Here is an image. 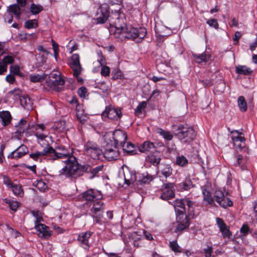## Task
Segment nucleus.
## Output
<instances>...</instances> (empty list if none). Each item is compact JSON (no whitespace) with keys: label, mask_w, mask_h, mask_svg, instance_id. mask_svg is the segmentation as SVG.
<instances>
[{"label":"nucleus","mask_w":257,"mask_h":257,"mask_svg":"<svg viewBox=\"0 0 257 257\" xmlns=\"http://www.w3.org/2000/svg\"><path fill=\"white\" fill-rule=\"evenodd\" d=\"M70 164L65 166L60 171V174L64 175L67 178L76 179L83 175L84 172L88 173L91 170V167L88 165L79 166L75 157H71L69 159Z\"/></svg>","instance_id":"nucleus-1"},{"label":"nucleus","mask_w":257,"mask_h":257,"mask_svg":"<svg viewBox=\"0 0 257 257\" xmlns=\"http://www.w3.org/2000/svg\"><path fill=\"white\" fill-rule=\"evenodd\" d=\"M176 136L181 143L188 144L195 138L196 133L192 126L187 124H180L176 130Z\"/></svg>","instance_id":"nucleus-2"},{"label":"nucleus","mask_w":257,"mask_h":257,"mask_svg":"<svg viewBox=\"0 0 257 257\" xmlns=\"http://www.w3.org/2000/svg\"><path fill=\"white\" fill-rule=\"evenodd\" d=\"M147 34L145 28L140 27L139 29L133 27L132 26H125L117 38L122 40L123 38L134 40L137 38L140 39L144 38Z\"/></svg>","instance_id":"nucleus-3"},{"label":"nucleus","mask_w":257,"mask_h":257,"mask_svg":"<svg viewBox=\"0 0 257 257\" xmlns=\"http://www.w3.org/2000/svg\"><path fill=\"white\" fill-rule=\"evenodd\" d=\"M49 155L50 159L52 160L65 159V160L63 161L66 164L65 166L70 164L69 159L71 157H75L67 148L62 145L57 147L56 150L52 148V150H50Z\"/></svg>","instance_id":"nucleus-4"},{"label":"nucleus","mask_w":257,"mask_h":257,"mask_svg":"<svg viewBox=\"0 0 257 257\" xmlns=\"http://www.w3.org/2000/svg\"><path fill=\"white\" fill-rule=\"evenodd\" d=\"M83 199L87 201H93L94 203L93 206L91 208L90 211L100 217L102 216V213L104 210L103 203L100 201H96V200L101 199L102 198V194H97L94 195L93 194H82Z\"/></svg>","instance_id":"nucleus-5"},{"label":"nucleus","mask_w":257,"mask_h":257,"mask_svg":"<svg viewBox=\"0 0 257 257\" xmlns=\"http://www.w3.org/2000/svg\"><path fill=\"white\" fill-rule=\"evenodd\" d=\"M104 139L105 144L104 145V151L102 157L109 161L117 160L119 157V153L117 146L112 144V141L110 139L107 140V136L105 137Z\"/></svg>","instance_id":"nucleus-6"},{"label":"nucleus","mask_w":257,"mask_h":257,"mask_svg":"<svg viewBox=\"0 0 257 257\" xmlns=\"http://www.w3.org/2000/svg\"><path fill=\"white\" fill-rule=\"evenodd\" d=\"M46 82L52 89L60 91L65 84V80L61 77L60 72H55L50 74L46 79Z\"/></svg>","instance_id":"nucleus-7"},{"label":"nucleus","mask_w":257,"mask_h":257,"mask_svg":"<svg viewBox=\"0 0 257 257\" xmlns=\"http://www.w3.org/2000/svg\"><path fill=\"white\" fill-rule=\"evenodd\" d=\"M86 153L94 160H99L103 156V152L99 146L94 142L88 141L84 146Z\"/></svg>","instance_id":"nucleus-8"},{"label":"nucleus","mask_w":257,"mask_h":257,"mask_svg":"<svg viewBox=\"0 0 257 257\" xmlns=\"http://www.w3.org/2000/svg\"><path fill=\"white\" fill-rule=\"evenodd\" d=\"M119 174L121 175L120 177L121 182H119V185L124 183L127 186H128L137 181V177L136 174L132 171L126 170L125 171H123L122 169H120Z\"/></svg>","instance_id":"nucleus-9"},{"label":"nucleus","mask_w":257,"mask_h":257,"mask_svg":"<svg viewBox=\"0 0 257 257\" xmlns=\"http://www.w3.org/2000/svg\"><path fill=\"white\" fill-rule=\"evenodd\" d=\"M70 66L73 71L74 77L78 76L81 72L82 67L79 60V56L77 54H74L71 57Z\"/></svg>","instance_id":"nucleus-10"},{"label":"nucleus","mask_w":257,"mask_h":257,"mask_svg":"<svg viewBox=\"0 0 257 257\" xmlns=\"http://www.w3.org/2000/svg\"><path fill=\"white\" fill-rule=\"evenodd\" d=\"M112 138L111 140L112 141L113 145L117 146L119 144L121 146L126 142L127 135L124 131L117 130L114 131Z\"/></svg>","instance_id":"nucleus-11"},{"label":"nucleus","mask_w":257,"mask_h":257,"mask_svg":"<svg viewBox=\"0 0 257 257\" xmlns=\"http://www.w3.org/2000/svg\"><path fill=\"white\" fill-rule=\"evenodd\" d=\"M102 114L103 116L107 117L111 119L117 120L121 117V112L119 109L106 107Z\"/></svg>","instance_id":"nucleus-12"},{"label":"nucleus","mask_w":257,"mask_h":257,"mask_svg":"<svg viewBox=\"0 0 257 257\" xmlns=\"http://www.w3.org/2000/svg\"><path fill=\"white\" fill-rule=\"evenodd\" d=\"M50 150H52V147L50 146L49 144H47L42 151L32 153L29 155V156L35 161L41 162L43 157L49 155Z\"/></svg>","instance_id":"nucleus-13"},{"label":"nucleus","mask_w":257,"mask_h":257,"mask_svg":"<svg viewBox=\"0 0 257 257\" xmlns=\"http://www.w3.org/2000/svg\"><path fill=\"white\" fill-rule=\"evenodd\" d=\"M92 234L90 231H86L81 232L78 235L77 240L79 245L85 249H88L90 247L89 239Z\"/></svg>","instance_id":"nucleus-14"},{"label":"nucleus","mask_w":257,"mask_h":257,"mask_svg":"<svg viewBox=\"0 0 257 257\" xmlns=\"http://www.w3.org/2000/svg\"><path fill=\"white\" fill-rule=\"evenodd\" d=\"M216 224H217L220 231L222 233L223 238H230L232 236V233L229 230V227L224 222L223 220L219 217L216 218Z\"/></svg>","instance_id":"nucleus-15"},{"label":"nucleus","mask_w":257,"mask_h":257,"mask_svg":"<svg viewBox=\"0 0 257 257\" xmlns=\"http://www.w3.org/2000/svg\"><path fill=\"white\" fill-rule=\"evenodd\" d=\"M35 228L37 231L39 236L41 238H48L52 234V231L44 224L40 223L35 225Z\"/></svg>","instance_id":"nucleus-16"},{"label":"nucleus","mask_w":257,"mask_h":257,"mask_svg":"<svg viewBox=\"0 0 257 257\" xmlns=\"http://www.w3.org/2000/svg\"><path fill=\"white\" fill-rule=\"evenodd\" d=\"M28 152V148L26 145H22L10 154L8 158L10 159H18L25 156Z\"/></svg>","instance_id":"nucleus-17"},{"label":"nucleus","mask_w":257,"mask_h":257,"mask_svg":"<svg viewBox=\"0 0 257 257\" xmlns=\"http://www.w3.org/2000/svg\"><path fill=\"white\" fill-rule=\"evenodd\" d=\"M110 22L113 23L115 31L114 32V35L116 37L120 36V33L122 32L123 28L126 26V24L124 22L123 19H121L119 17H117L114 22Z\"/></svg>","instance_id":"nucleus-18"},{"label":"nucleus","mask_w":257,"mask_h":257,"mask_svg":"<svg viewBox=\"0 0 257 257\" xmlns=\"http://www.w3.org/2000/svg\"><path fill=\"white\" fill-rule=\"evenodd\" d=\"M185 204L188 206V210H190L191 206L193 205V202L187 199L180 200L179 201L177 199L175 200L174 201V206L175 208V211L176 212V210H182L184 212Z\"/></svg>","instance_id":"nucleus-19"},{"label":"nucleus","mask_w":257,"mask_h":257,"mask_svg":"<svg viewBox=\"0 0 257 257\" xmlns=\"http://www.w3.org/2000/svg\"><path fill=\"white\" fill-rule=\"evenodd\" d=\"M232 134L231 139L234 144L237 147H243L242 143L245 141V139L242 136V134L239 133L237 131H233L231 132Z\"/></svg>","instance_id":"nucleus-20"},{"label":"nucleus","mask_w":257,"mask_h":257,"mask_svg":"<svg viewBox=\"0 0 257 257\" xmlns=\"http://www.w3.org/2000/svg\"><path fill=\"white\" fill-rule=\"evenodd\" d=\"M220 196H215V201L223 208L231 207L233 205V202L229 198H225L224 194H220Z\"/></svg>","instance_id":"nucleus-21"},{"label":"nucleus","mask_w":257,"mask_h":257,"mask_svg":"<svg viewBox=\"0 0 257 257\" xmlns=\"http://www.w3.org/2000/svg\"><path fill=\"white\" fill-rule=\"evenodd\" d=\"M176 222L177 224H189L190 219L187 215L182 210H176Z\"/></svg>","instance_id":"nucleus-22"},{"label":"nucleus","mask_w":257,"mask_h":257,"mask_svg":"<svg viewBox=\"0 0 257 257\" xmlns=\"http://www.w3.org/2000/svg\"><path fill=\"white\" fill-rule=\"evenodd\" d=\"M34 125L33 124H27L26 120L22 119L16 125L18 127L17 131L20 134L27 133V130L31 128Z\"/></svg>","instance_id":"nucleus-23"},{"label":"nucleus","mask_w":257,"mask_h":257,"mask_svg":"<svg viewBox=\"0 0 257 257\" xmlns=\"http://www.w3.org/2000/svg\"><path fill=\"white\" fill-rule=\"evenodd\" d=\"M193 56L195 61L198 63H200L202 62H206L210 60V56L209 54L206 53L202 54H193Z\"/></svg>","instance_id":"nucleus-24"},{"label":"nucleus","mask_w":257,"mask_h":257,"mask_svg":"<svg viewBox=\"0 0 257 257\" xmlns=\"http://www.w3.org/2000/svg\"><path fill=\"white\" fill-rule=\"evenodd\" d=\"M20 101L21 105L25 108L30 109L32 108L33 102L30 98L27 96L20 97Z\"/></svg>","instance_id":"nucleus-25"},{"label":"nucleus","mask_w":257,"mask_h":257,"mask_svg":"<svg viewBox=\"0 0 257 257\" xmlns=\"http://www.w3.org/2000/svg\"><path fill=\"white\" fill-rule=\"evenodd\" d=\"M139 150L142 153L153 152L155 150V146L152 142H145L140 147Z\"/></svg>","instance_id":"nucleus-26"},{"label":"nucleus","mask_w":257,"mask_h":257,"mask_svg":"<svg viewBox=\"0 0 257 257\" xmlns=\"http://www.w3.org/2000/svg\"><path fill=\"white\" fill-rule=\"evenodd\" d=\"M159 171L165 178H167L171 175L172 169L169 164H162Z\"/></svg>","instance_id":"nucleus-27"},{"label":"nucleus","mask_w":257,"mask_h":257,"mask_svg":"<svg viewBox=\"0 0 257 257\" xmlns=\"http://www.w3.org/2000/svg\"><path fill=\"white\" fill-rule=\"evenodd\" d=\"M235 72L239 75H247L251 73L252 70L245 65H238L235 67Z\"/></svg>","instance_id":"nucleus-28"},{"label":"nucleus","mask_w":257,"mask_h":257,"mask_svg":"<svg viewBox=\"0 0 257 257\" xmlns=\"http://www.w3.org/2000/svg\"><path fill=\"white\" fill-rule=\"evenodd\" d=\"M4 202L8 204L12 211L16 212L18 208L20 206V203L14 200V199L5 198L3 200Z\"/></svg>","instance_id":"nucleus-29"},{"label":"nucleus","mask_w":257,"mask_h":257,"mask_svg":"<svg viewBox=\"0 0 257 257\" xmlns=\"http://www.w3.org/2000/svg\"><path fill=\"white\" fill-rule=\"evenodd\" d=\"M0 118L4 126L8 125L11 121V115L8 111L0 112Z\"/></svg>","instance_id":"nucleus-30"},{"label":"nucleus","mask_w":257,"mask_h":257,"mask_svg":"<svg viewBox=\"0 0 257 257\" xmlns=\"http://www.w3.org/2000/svg\"><path fill=\"white\" fill-rule=\"evenodd\" d=\"M123 150L130 155L135 154V146L130 142H125V143L121 146Z\"/></svg>","instance_id":"nucleus-31"},{"label":"nucleus","mask_w":257,"mask_h":257,"mask_svg":"<svg viewBox=\"0 0 257 257\" xmlns=\"http://www.w3.org/2000/svg\"><path fill=\"white\" fill-rule=\"evenodd\" d=\"M7 12L10 14H14L17 17L19 18L21 15V9L19 5L14 4L10 6L8 9Z\"/></svg>","instance_id":"nucleus-32"},{"label":"nucleus","mask_w":257,"mask_h":257,"mask_svg":"<svg viewBox=\"0 0 257 257\" xmlns=\"http://www.w3.org/2000/svg\"><path fill=\"white\" fill-rule=\"evenodd\" d=\"M161 190L163 193H174L175 191L174 184L172 183H165L162 186Z\"/></svg>","instance_id":"nucleus-33"},{"label":"nucleus","mask_w":257,"mask_h":257,"mask_svg":"<svg viewBox=\"0 0 257 257\" xmlns=\"http://www.w3.org/2000/svg\"><path fill=\"white\" fill-rule=\"evenodd\" d=\"M157 132L162 136L166 140L171 141L173 138V135L170 132L166 131L162 128H157Z\"/></svg>","instance_id":"nucleus-34"},{"label":"nucleus","mask_w":257,"mask_h":257,"mask_svg":"<svg viewBox=\"0 0 257 257\" xmlns=\"http://www.w3.org/2000/svg\"><path fill=\"white\" fill-rule=\"evenodd\" d=\"M139 175L142 176V178L139 179L138 181L141 183L148 184L154 179L153 176L148 174L147 173Z\"/></svg>","instance_id":"nucleus-35"},{"label":"nucleus","mask_w":257,"mask_h":257,"mask_svg":"<svg viewBox=\"0 0 257 257\" xmlns=\"http://www.w3.org/2000/svg\"><path fill=\"white\" fill-rule=\"evenodd\" d=\"M53 128L58 132H63L66 129V122L64 120H60L57 122L53 126Z\"/></svg>","instance_id":"nucleus-36"},{"label":"nucleus","mask_w":257,"mask_h":257,"mask_svg":"<svg viewBox=\"0 0 257 257\" xmlns=\"http://www.w3.org/2000/svg\"><path fill=\"white\" fill-rule=\"evenodd\" d=\"M238 105L239 107V109L242 111H245L247 110V105L246 102L244 98L240 96L238 98L237 100Z\"/></svg>","instance_id":"nucleus-37"},{"label":"nucleus","mask_w":257,"mask_h":257,"mask_svg":"<svg viewBox=\"0 0 257 257\" xmlns=\"http://www.w3.org/2000/svg\"><path fill=\"white\" fill-rule=\"evenodd\" d=\"M46 75L43 74V75L36 74L31 75L30 77V80L32 82H41L43 81L46 78Z\"/></svg>","instance_id":"nucleus-38"},{"label":"nucleus","mask_w":257,"mask_h":257,"mask_svg":"<svg viewBox=\"0 0 257 257\" xmlns=\"http://www.w3.org/2000/svg\"><path fill=\"white\" fill-rule=\"evenodd\" d=\"M43 10V7L40 5L32 4L30 7V11L33 15H36L39 14Z\"/></svg>","instance_id":"nucleus-39"},{"label":"nucleus","mask_w":257,"mask_h":257,"mask_svg":"<svg viewBox=\"0 0 257 257\" xmlns=\"http://www.w3.org/2000/svg\"><path fill=\"white\" fill-rule=\"evenodd\" d=\"M33 215L35 217L36 221H35V225L40 224L41 221H43L41 212L39 211H31Z\"/></svg>","instance_id":"nucleus-40"},{"label":"nucleus","mask_w":257,"mask_h":257,"mask_svg":"<svg viewBox=\"0 0 257 257\" xmlns=\"http://www.w3.org/2000/svg\"><path fill=\"white\" fill-rule=\"evenodd\" d=\"M176 163L180 166H185L188 164V160L183 156L178 157L176 158Z\"/></svg>","instance_id":"nucleus-41"},{"label":"nucleus","mask_w":257,"mask_h":257,"mask_svg":"<svg viewBox=\"0 0 257 257\" xmlns=\"http://www.w3.org/2000/svg\"><path fill=\"white\" fill-rule=\"evenodd\" d=\"M160 160L161 159L160 157L155 156L154 155L149 156L148 158V162H149L154 166L158 165L159 164Z\"/></svg>","instance_id":"nucleus-42"},{"label":"nucleus","mask_w":257,"mask_h":257,"mask_svg":"<svg viewBox=\"0 0 257 257\" xmlns=\"http://www.w3.org/2000/svg\"><path fill=\"white\" fill-rule=\"evenodd\" d=\"M169 246L171 248V249L174 252H181V248L177 243L176 240L170 241L169 243Z\"/></svg>","instance_id":"nucleus-43"},{"label":"nucleus","mask_w":257,"mask_h":257,"mask_svg":"<svg viewBox=\"0 0 257 257\" xmlns=\"http://www.w3.org/2000/svg\"><path fill=\"white\" fill-rule=\"evenodd\" d=\"M38 26V23L36 20H31L25 23V27L27 29L35 28Z\"/></svg>","instance_id":"nucleus-44"},{"label":"nucleus","mask_w":257,"mask_h":257,"mask_svg":"<svg viewBox=\"0 0 257 257\" xmlns=\"http://www.w3.org/2000/svg\"><path fill=\"white\" fill-rule=\"evenodd\" d=\"M204 195V200L208 204L213 205L214 204V199L212 196V194H203ZM215 198V197L214 196Z\"/></svg>","instance_id":"nucleus-45"},{"label":"nucleus","mask_w":257,"mask_h":257,"mask_svg":"<svg viewBox=\"0 0 257 257\" xmlns=\"http://www.w3.org/2000/svg\"><path fill=\"white\" fill-rule=\"evenodd\" d=\"M147 106V102L146 101H142L137 106L135 110V113L136 115H140L142 112V110L145 109Z\"/></svg>","instance_id":"nucleus-46"},{"label":"nucleus","mask_w":257,"mask_h":257,"mask_svg":"<svg viewBox=\"0 0 257 257\" xmlns=\"http://www.w3.org/2000/svg\"><path fill=\"white\" fill-rule=\"evenodd\" d=\"M103 166H98L94 168H91L90 171L91 176L89 177L90 179H92L102 169Z\"/></svg>","instance_id":"nucleus-47"},{"label":"nucleus","mask_w":257,"mask_h":257,"mask_svg":"<svg viewBox=\"0 0 257 257\" xmlns=\"http://www.w3.org/2000/svg\"><path fill=\"white\" fill-rule=\"evenodd\" d=\"M175 196V194H160L159 197L162 200L168 201L170 203H171L169 200L174 198Z\"/></svg>","instance_id":"nucleus-48"},{"label":"nucleus","mask_w":257,"mask_h":257,"mask_svg":"<svg viewBox=\"0 0 257 257\" xmlns=\"http://www.w3.org/2000/svg\"><path fill=\"white\" fill-rule=\"evenodd\" d=\"M189 226V224H177V225L175 229V232L178 233L179 232H182L184 230L188 228Z\"/></svg>","instance_id":"nucleus-49"},{"label":"nucleus","mask_w":257,"mask_h":257,"mask_svg":"<svg viewBox=\"0 0 257 257\" xmlns=\"http://www.w3.org/2000/svg\"><path fill=\"white\" fill-rule=\"evenodd\" d=\"M236 162L234 163L235 166H238L242 168V169H244V166L242 164L243 158L241 155H237L236 157Z\"/></svg>","instance_id":"nucleus-50"},{"label":"nucleus","mask_w":257,"mask_h":257,"mask_svg":"<svg viewBox=\"0 0 257 257\" xmlns=\"http://www.w3.org/2000/svg\"><path fill=\"white\" fill-rule=\"evenodd\" d=\"M10 188L13 193H21L22 191V186L19 184L13 183Z\"/></svg>","instance_id":"nucleus-51"},{"label":"nucleus","mask_w":257,"mask_h":257,"mask_svg":"<svg viewBox=\"0 0 257 257\" xmlns=\"http://www.w3.org/2000/svg\"><path fill=\"white\" fill-rule=\"evenodd\" d=\"M35 136L38 139V143L41 145H42L41 142L45 141L46 138L47 137V135L39 133H36L35 134Z\"/></svg>","instance_id":"nucleus-52"},{"label":"nucleus","mask_w":257,"mask_h":257,"mask_svg":"<svg viewBox=\"0 0 257 257\" xmlns=\"http://www.w3.org/2000/svg\"><path fill=\"white\" fill-rule=\"evenodd\" d=\"M36 188L39 189L40 191H45L47 186L46 184L42 181H38L36 185Z\"/></svg>","instance_id":"nucleus-53"},{"label":"nucleus","mask_w":257,"mask_h":257,"mask_svg":"<svg viewBox=\"0 0 257 257\" xmlns=\"http://www.w3.org/2000/svg\"><path fill=\"white\" fill-rule=\"evenodd\" d=\"M249 228L247 224H243L240 229V233L243 236H246L249 232Z\"/></svg>","instance_id":"nucleus-54"},{"label":"nucleus","mask_w":257,"mask_h":257,"mask_svg":"<svg viewBox=\"0 0 257 257\" xmlns=\"http://www.w3.org/2000/svg\"><path fill=\"white\" fill-rule=\"evenodd\" d=\"M207 24L209 25V26L214 28L217 29L218 28V24L217 20L212 19L209 20L207 21Z\"/></svg>","instance_id":"nucleus-55"},{"label":"nucleus","mask_w":257,"mask_h":257,"mask_svg":"<svg viewBox=\"0 0 257 257\" xmlns=\"http://www.w3.org/2000/svg\"><path fill=\"white\" fill-rule=\"evenodd\" d=\"M14 60L13 57L10 55H7L4 57L3 62L6 65L12 64L14 62Z\"/></svg>","instance_id":"nucleus-56"},{"label":"nucleus","mask_w":257,"mask_h":257,"mask_svg":"<svg viewBox=\"0 0 257 257\" xmlns=\"http://www.w3.org/2000/svg\"><path fill=\"white\" fill-rule=\"evenodd\" d=\"M110 69L108 66H103L101 70V74L103 76H107L109 75Z\"/></svg>","instance_id":"nucleus-57"},{"label":"nucleus","mask_w":257,"mask_h":257,"mask_svg":"<svg viewBox=\"0 0 257 257\" xmlns=\"http://www.w3.org/2000/svg\"><path fill=\"white\" fill-rule=\"evenodd\" d=\"M98 55V62L99 63L101 66L104 65L105 63V58L102 55L101 52H98L97 53Z\"/></svg>","instance_id":"nucleus-58"},{"label":"nucleus","mask_w":257,"mask_h":257,"mask_svg":"<svg viewBox=\"0 0 257 257\" xmlns=\"http://www.w3.org/2000/svg\"><path fill=\"white\" fill-rule=\"evenodd\" d=\"M10 71L14 74L19 75L20 73V68L18 65L11 66Z\"/></svg>","instance_id":"nucleus-59"},{"label":"nucleus","mask_w":257,"mask_h":257,"mask_svg":"<svg viewBox=\"0 0 257 257\" xmlns=\"http://www.w3.org/2000/svg\"><path fill=\"white\" fill-rule=\"evenodd\" d=\"M3 182L9 188L12 187V185L14 183L11 182L9 177L6 176L3 177Z\"/></svg>","instance_id":"nucleus-60"},{"label":"nucleus","mask_w":257,"mask_h":257,"mask_svg":"<svg viewBox=\"0 0 257 257\" xmlns=\"http://www.w3.org/2000/svg\"><path fill=\"white\" fill-rule=\"evenodd\" d=\"M87 93V90L85 87H81L78 90L79 95L81 97H84Z\"/></svg>","instance_id":"nucleus-61"},{"label":"nucleus","mask_w":257,"mask_h":257,"mask_svg":"<svg viewBox=\"0 0 257 257\" xmlns=\"http://www.w3.org/2000/svg\"><path fill=\"white\" fill-rule=\"evenodd\" d=\"M4 19L6 22L11 24L13 21V16L11 14L8 13L7 15H5Z\"/></svg>","instance_id":"nucleus-62"},{"label":"nucleus","mask_w":257,"mask_h":257,"mask_svg":"<svg viewBox=\"0 0 257 257\" xmlns=\"http://www.w3.org/2000/svg\"><path fill=\"white\" fill-rule=\"evenodd\" d=\"M76 117L77 119L82 123H84L86 121V116H83L81 113L77 112Z\"/></svg>","instance_id":"nucleus-63"},{"label":"nucleus","mask_w":257,"mask_h":257,"mask_svg":"<svg viewBox=\"0 0 257 257\" xmlns=\"http://www.w3.org/2000/svg\"><path fill=\"white\" fill-rule=\"evenodd\" d=\"M7 70V65L3 61L0 62V75L3 74Z\"/></svg>","instance_id":"nucleus-64"}]
</instances>
